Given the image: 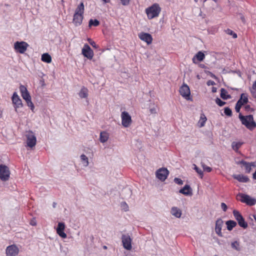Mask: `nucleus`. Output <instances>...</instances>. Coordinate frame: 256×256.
<instances>
[{
    "label": "nucleus",
    "mask_w": 256,
    "mask_h": 256,
    "mask_svg": "<svg viewBox=\"0 0 256 256\" xmlns=\"http://www.w3.org/2000/svg\"><path fill=\"white\" fill-rule=\"evenodd\" d=\"M100 24V22L96 20L90 19L89 21L88 26L90 27L92 26H97Z\"/></svg>",
    "instance_id": "35"
},
{
    "label": "nucleus",
    "mask_w": 256,
    "mask_h": 256,
    "mask_svg": "<svg viewBox=\"0 0 256 256\" xmlns=\"http://www.w3.org/2000/svg\"><path fill=\"white\" fill-rule=\"evenodd\" d=\"M28 46V44L25 42L17 41L14 42V47L16 52L24 54Z\"/></svg>",
    "instance_id": "5"
},
{
    "label": "nucleus",
    "mask_w": 256,
    "mask_h": 256,
    "mask_svg": "<svg viewBox=\"0 0 256 256\" xmlns=\"http://www.w3.org/2000/svg\"><path fill=\"white\" fill-rule=\"evenodd\" d=\"M82 53L84 57L89 60H92L94 55L93 50L88 44L84 45Z\"/></svg>",
    "instance_id": "12"
},
{
    "label": "nucleus",
    "mask_w": 256,
    "mask_h": 256,
    "mask_svg": "<svg viewBox=\"0 0 256 256\" xmlns=\"http://www.w3.org/2000/svg\"><path fill=\"white\" fill-rule=\"evenodd\" d=\"M122 124L124 128L129 127L132 123L131 116L126 111L122 112L121 114Z\"/></svg>",
    "instance_id": "7"
},
{
    "label": "nucleus",
    "mask_w": 256,
    "mask_h": 256,
    "mask_svg": "<svg viewBox=\"0 0 256 256\" xmlns=\"http://www.w3.org/2000/svg\"><path fill=\"white\" fill-rule=\"evenodd\" d=\"M195 1H196V0H194Z\"/></svg>",
    "instance_id": "64"
},
{
    "label": "nucleus",
    "mask_w": 256,
    "mask_h": 256,
    "mask_svg": "<svg viewBox=\"0 0 256 256\" xmlns=\"http://www.w3.org/2000/svg\"><path fill=\"white\" fill-rule=\"evenodd\" d=\"M55 206H56V203H54V207H55Z\"/></svg>",
    "instance_id": "61"
},
{
    "label": "nucleus",
    "mask_w": 256,
    "mask_h": 256,
    "mask_svg": "<svg viewBox=\"0 0 256 256\" xmlns=\"http://www.w3.org/2000/svg\"><path fill=\"white\" fill-rule=\"evenodd\" d=\"M123 6H128L129 4L130 0H120Z\"/></svg>",
    "instance_id": "45"
},
{
    "label": "nucleus",
    "mask_w": 256,
    "mask_h": 256,
    "mask_svg": "<svg viewBox=\"0 0 256 256\" xmlns=\"http://www.w3.org/2000/svg\"><path fill=\"white\" fill-rule=\"evenodd\" d=\"M224 113L226 115L228 116H230L232 115V110L228 107L224 108Z\"/></svg>",
    "instance_id": "40"
},
{
    "label": "nucleus",
    "mask_w": 256,
    "mask_h": 256,
    "mask_svg": "<svg viewBox=\"0 0 256 256\" xmlns=\"http://www.w3.org/2000/svg\"><path fill=\"white\" fill-rule=\"evenodd\" d=\"M207 118L204 114H202L200 116V120L198 121V124L200 127H202L204 126Z\"/></svg>",
    "instance_id": "29"
},
{
    "label": "nucleus",
    "mask_w": 256,
    "mask_h": 256,
    "mask_svg": "<svg viewBox=\"0 0 256 256\" xmlns=\"http://www.w3.org/2000/svg\"><path fill=\"white\" fill-rule=\"evenodd\" d=\"M194 170L196 171V172L199 174L200 178H202L204 176V173L202 170L198 168L196 164H194Z\"/></svg>",
    "instance_id": "36"
},
{
    "label": "nucleus",
    "mask_w": 256,
    "mask_h": 256,
    "mask_svg": "<svg viewBox=\"0 0 256 256\" xmlns=\"http://www.w3.org/2000/svg\"><path fill=\"white\" fill-rule=\"evenodd\" d=\"M233 178L240 182H246L249 181V178L247 176L243 174H236L233 176Z\"/></svg>",
    "instance_id": "22"
},
{
    "label": "nucleus",
    "mask_w": 256,
    "mask_h": 256,
    "mask_svg": "<svg viewBox=\"0 0 256 256\" xmlns=\"http://www.w3.org/2000/svg\"><path fill=\"white\" fill-rule=\"evenodd\" d=\"M161 12V8L158 4L155 3L146 9V13L148 19L158 17Z\"/></svg>",
    "instance_id": "2"
},
{
    "label": "nucleus",
    "mask_w": 256,
    "mask_h": 256,
    "mask_svg": "<svg viewBox=\"0 0 256 256\" xmlns=\"http://www.w3.org/2000/svg\"><path fill=\"white\" fill-rule=\"evenodd\" d=\"M231 246L232 248L238 251H240V244L238 241H234L232 242Z\"/></svg>",
    "instance_id": "34"
},
{
    "label": "nucleus",
    "mask_w": 256,
    "mask_h": 256,
    "mask_svg": "<svg viewBox=\"0 0 256 256\" xmlns=\"http://www.w3.org/2000/svg\"><path fill=\"white\" fill-rule=\"evenodd\" d=\"M55 206H56V203H54V207H55Z\"/></svg>",
    "instance_id": "62"
},
{
    "label": "nucleus",
    "mask_w": 256,
    "mask_h": 256,
    "mask_svg": "<svg viewBox=\"0 0 256 256\" xmlns=\"http://www.w3.org/2000/svg\"><path fill=\"white\" fill-rule=\"evenodd\" d=\"M240 108L239 107H238V106H235V110H236V111L237 112H240Z\"/></svg>",
    "instance_id": "53"
},
{
    "label": "nucleus",
    "mask_w": 256,
    "mask_h": 256,
    "mask_svg": "<svg viewBox=\"0 0 256 256\" xmlns=\"http://www.w3.org/2000/svg\"><path fill=\"white\" fill-rule=\"evenodd\" d=\"M104 4L109 3L110 0H102Z\"/></svg>",
    "instance_id": "54"
},
{
    "label": "nucleus",
    "mask_w": 256,
    "mask_h": 256,
    "mask_svg": "<svg viewBox=\"0 0 256 256\" xmlns=\"http://www.w3.org/2000/svg\"><path fill=\"white\" fill-rule=\"evenodd\" d=\"M10 171L8 168L3 164H0V179L2 181L8 180L10 176Z\"/></svg>",
    "instance_id": "6"
},
{
    "label": "nucleus",
    "mask_w": 256,
    "mask_h": 256,
    "mask_svg": "<svg viewBox=\"0 0 256 256\" xmlns=\"http://www.w3.org/2000/svg\"><path fill=\"white\" fill-rule=\"evenodd\" d=\"M88 89L84 86H82L80 89L78 95L80 98H86L88 96Z\"/></svg>",
    "instance_id": "24"
},
{
    "label": "nucleus",
    "mask_w": 256,
    "mask_h": 256,
    "mask_svg": "<svg viewBox=\"0 0 256 256\" xmlns=\"http://www.w3.org/2000/svg\"><path fill=\"white\" fill-rule=\"evenodd\" d=\"M65 229V224L64 222H58L56 228V232L62 238H66V234L64 232Z\"/></svg>",
    "instance_id": "16"
},
{
    "label": "nucleus",
    "mask_w": 256,
    "mask_h": 256,
    "mask_svg": "<svg viewBox=\"0 0 256 256\" xmlns=\"http://www.w3.org/2000/svg\"><path fill=\"white\" fill-rule=\"evenodd\" d=\"M180 95L188 100L190 99V92L188 86L186 84H183L180 88L179 90Z\"/></svg>",
    "instance_id": "11"
},
{
    "label": "nucleus",
    "mask_w": 256,
    "mask_h": 256,
    "mask_svg": "<svg viewBox=\"0 0 256 256\" xmlns=\"http://www.w3.org/2000/svg\"><path fill=\"white\" fill-rule=\"evenodd\" d=\"M236 198L242 202L245 203L250 206H254L256 204V200L254 198H252L250 196L246 194L239 193L236 196Z\"/></svg>",
    "instance_id": "4"
},
{
    "label": "nucleus",
    "mask_w": 256,
    "mask_h": 256,
    "mask_svg": "<svg viewBox=\"0 0 256 256\" xmlns=\"http://www.w3.org/2000/svg\"><path fill=\"white\" fill-rule=\"evenodd\" d=\"M202 166L204 171H206V172H209L212 170V168L210 167L206 166L204 164H202Z\"/></svg>",
    "instance_id": "42"
},
{
    "label": "nucleus",
    "mask_w": 256,
    "mask_h": 256,
    "mask_svg": "<svg viewBox=\"0 0 256 256\" xmlns=\"http://www.w3.org/2000/svg\"><path fill=\"white\" fill-rule=\"evenodd\" d=\"M41 60L42 62L50 63L52 62V57L48 53H45L42 54Z\"/></svg>",
    "instance_id": "26"
},
{
    "label": "nucleus",
    "mask_w": 256,
    "mask_h": 256,
    "mask_svg": "<svg viewBox=\"0 0 256 256\" xmlns=\"http://www.w3.org/2000/svg\"><path fill=\"white\" fill-rule=\"evenodd\" d=\"M205 58V54L201 51H199L192 58L193 63L196 64L199 62L202 61Z\"/></svg>",
    "instance_id": "20"
},
{
    "label": "nucleus",
    "mask_w": 256,
    "mask_h": 256,
    "mask_svg": "<svg viewBox=\"0 0 256 256\" xmlns=\"http://www.w3.org/2000/svg\"><path fill=\"white\" fill-rule=\"evenodd\" d=\"M104 248H106V246H104Z\"/></svg>",
    "instance_id": "63"
},
{
    "label": "nucleus",
    "mask_w": 256,
    "mask_h": 256,
    "mask_svg": "<svg viewBox=\"0 0 256 256\" xmlns=\"http://www.w3.org/2000/svg\"><path fill=\"white\" fill-rule=\"evenodd\" d=\"M90 43L93 47L96 48V42L94 41L90 42Z\"/></svg>",
    "instance_id": "51"
},
{
    "label": "nucleus",
    "mask_w": 256,
    "mask_h": 256,
    "mask_svg": "<svg viewBox=\"0 0 256 256\" xmlns=\"http://www.w3.org/2000/svg\"><path fill=\"white\" fill-rule=\"evenodd\" d=\"M84 6L83 2H81L76 8L74 15L73 22L76 26H80L84 18Z\"/></svg>",
    "instance_id": "1"
},
{
    "label": "nucleus",
    "mask_w": 256,
    "mask_h": 256,
    "mask_svg": "<svg viewBox=\"0 0 256 256\" xmlns=\"http://www.w3.org/2000/svg\"><path fill=\"white\" fill-rule=\"evenodd\" d=\"M238 222L239 226L244 228L248 227V224L245 222L244 219L243 218L240 220Z\"/></svg>",
    "instance_id": "37"
},
{
    "label": "nucleus",
    "mask_w": 256,
    "mask_h": 256,
    "mask_svg": "<svg viewBox=\"0 0 256 256\" xmlns=\"http://www.w3.org/2000/svg\"><path fill=\"white\" fill-rule=\"evenodd\" d=\"M226 224L227 229L228 230H232L236 226V222L234 220H229L226 222Z\"/></svg>",
    "instance_id": "28"
},
{
    "label": "nucleus",
    "mask_w": 256,
    "mask_h": 256,
    "mask_svg": "<svg viewBox=\"0 0 256 256\" xmlns=\"http://www.w3.org/2000/svg\"><path fill=\"white\" fill-rule=\"evenodd\" d=\"M253 178L254 179L256 180V170L255 172L253 174Z\"/></svg>",
    "instance_id": "56"
},
{
    "label": "nucleus",
    "mask_w": 256,
    "mask_h": 256,
    "mask_svg": "<svg viewBox=\"0 0 256 256\" xmlns=\"http://www.w3.org/2000/svg\"><path fill=\"white\" fill-rule=\"evenodd\" d=\"M172 214L175 216L176 218H179L181 216L182 211L180 209L176 207H173L171 210Z\"/></svg>",
    "instance_id": "25"
},
{
    "label": "nucleus",
    "mask_w": 256,
    "mask_h": 256,
    "mask_svg": "<svg viewBox=\"0 0 256 256\" xmlns=\"http://www.w3.org/2000/svg\"><path fill=\"white\" fill-rule=\"evenodd\" d=\"M12 100L16 112H18V108H22L23 106L22 100L16 92H14L12 98Z\"/></svg>",
    "instance_id": "8"
},
{
    "label": "nucleus",
    "mask_w": 256,
    "mask_h": 256,
    "mask_svg": "<svg viewBox=\"0 0 256 256\" xmlns=\"http://www.w3.org/2000/svg\"><path fill=\"white\" fill-rule=\"evenodd\" d=\"M224 222L221 218H218L216 220L215 231L216 234L220 236H222V228Z\"/></svg>",
    "instance_id": "18"
},
{
    "label": "nucleus",
    "mask_w": 256,
    "mask_h": 256,
    "mask_svg": "<svg viewBox=\"0 0 256 256\" xmlns=\"http://www.w3.org/2000/svg\"><path fill=\"white\" fill-rule=\"evenodd\" d=\"M169 174V172L167 168H159L156 172V178L162 182L164 181Z\"/></svg>",
    "instance_id": "10"
},
{
    "label": "nucleus",
    "mask_w": 256,
    "mask_h": 256,
    "mask_svg": "<svg viewBox=\"0 0 256 256\" xmlns=\"http://www.w3.org/2000/svg\"><path fill=\"white\" fill-rule=\"evenodd\" d=\"M20 90L24 100H27L31 98V96L26 88L24 86L20 85Z\"/></svg>",
    "instance_id": "17"
},
{
    "label": "nucleus",
    "mask_w": 256,
    "mask_h": 256,
    "mask_svg": "<svg viewBox=\"0 0 256 256\" xmlns=\"http://www.w3.org/2000/svg\"><path fill=\"white\" fill-rule=\"evenodd\" d=\"M238 117L242 124L249 130H252L256 127V124L254 120V118L252 115L244 116L240 114Z\"/></svg>",
    "instance_id": "3"
},
{
    "label": "nucleus",
    "mask_w": 256,
    "mask_h": 256,
    "mask_svg": "<svg viewBox=\"0 0 256 256\" xmlns=\"http://www.w3.org/2000/svg\"><path fill=\"white\" fill-rule=\"evenodd\" d=\"M174 182L178 185H182L183 184V181L180 178H174Z\"/></svg>",
    "instance_id": "43"
},
{
    "label": "nucleus",
    "mask_w": 256,
    "mask_h": 256,
    "mask_svg": "<svg viewBox=\"0 0 256 256\" xmlns=\"http://www.w3.org/2000/svg\"><path fill=\"white\" fill-rule=\"evenodd\" d=\"M150 114H156V110L155 108H151L150 109Z\"/></svg>",
    "instance_id": "49"
},
{
    "label": "nucleus",
    "mask_w": 256,
    "mask_h": 256,
    "mask_svg": "<svg viewBox=\"0 0 256 256\" xmlns=\"http://www.w3.org/2000/svg\"><path fill=\"white\" fill-rule=\"evenodd\" d=\"M214 84V82L213 81L210 80H208L207 82V84L208 86L213 85Z\"/></svg>",
    "instance_id": "52"
},
{
    "label": "nucleus",
    "mask_w": 256,
    "mask_h": 256,
    "mask_svg": "<svg viewBox=\"0 0 256 256\" xmlns=\"http://www.w3.org/2000/svg\"><path fill=\"white\" fill-rule=\"evenodd\" d=\"M221 208H222V210L224 211V212H226L227 210V209H228V207H227V206L226 205V204L224 202H222L221 203Z\"/></svg>",
    "instance_id": "46"
},
{
    "label": "nucleus",
    "mask_w": 256,
    "mask_h": 256,
    "mask_svg": "<svg viewBox=\"0 0 256 256\" xmlns=\"http://www.w3.org/2000/svg\"><path fill=\"white\" fill-rule=\"evenodd\" d=\"M232 212L234 218L238 222L244 218L238 211L236 210H234Z\"/></svg>",
    "instance_id": "31"
},
{
    "label": "nucleus",
    "mask_w": 256,
    "mask_h": 256,
    "mask_svg": "<svg viewBox=\"0 0 256 256\" xmlns=\"http://www.w3.org/2000/svg\"><path fill=\"white\" fill-rule=\"evenodd\" d=\"M19 252L18 248L15 245H11L6 249V256H16Z\"/></svg>",
    "instance_id": "15"
},
{
    "label": "nucleus",
    "mask_w": 256,
    "mask_h": 256,
    "mask_svg": "<svg viewBox=\"0 0 256 256\" xmlns=\"http://www.w3.org/2000/svg\"><path fill=\"white\" fill-rule=\"evenodd\" d=\"M243 144L242 142H232V149L236 151V152H238V151L239 148H240L242 145Z\"/></svg>",
    "instance_id": "30"
},
{
    "label": "nucleus",
    "mask_w": 256,
    "mask_h": 256,
    "mask_svg": "<svg viewBox=\"0 0 256 256\" xmlns=\"http://www.w3.org/2000/svg\"><path fill=\"white\" fill-rule=\"evenodd\" d=\"M55 206H56V203H54V207H55Z\"/></svg>",
    "instance_id": "60"
},
{
    "label": "nucleus",
    "mask_w": 256,
    "mask_h": 256,
    "mask_svg": "<svg viewBox=\"0 0 256 256\" xmlns=\"http://www.w3.org/2000/svg\"><path fill=\"white\" fill-rule=\"evenodd\" d=\"M252 96L256 98V90H250Z\"/></svg>",
    "instance_id": "48"
},
{
    "label": "nucleus",
    "mask_w": 256,
    "mask_h": 256,
    "mask_svg": "<svg viewBox=\"0 0 256 256\" xmlns=\"http://www.w3.org/2000/svg\"><path fill=\"white\" fill-rule=\"evenodd\" d=\"M250 108V106H248V105L246 106H245V108H246V110H248V108Z\"/></svg>",
    "instance_id": "59"
},
{
    "label": "nucleus",
    "mask_w": 256,
    "mask_h": 256,
    "mask_svg": "<svg viewBox=\"0 0 256 256\" xmlns=\"http://www.w3.org/2000/svg\"><path fill=\"white\" fill-rule=\"evenodd\" d=\"M30 224L32 225V226H36V222H30Z\"/></svg>",
    "instance_id": "58"
},
{
    "label": "nucleus",
    "mask_w": 256,
    "mask_h": 256,
    "mask_svg": "<svg viewBox=\"0 0 256 256\" xmlns=\"http://www.w3.org/2000/svg\"><path fill=\"white\" fill-rule=\"evenodd\" d=\"M236 164H242L245 168V172L246 173H250L251 170H252V167H256V162H248L246 161H244V160H242L240 161L236 162Z\"/></svg>",
    "instance_id": "14"
},
{
    "label": "nucleus",
    "mask_w": 256,
    "mask_h": 256,
    "mask_svg": "<svg viewBox=\"0 0 256 256\" xmlns=\"http://www.w3.org/2000/svg\"><path fill=\"white\" fill-rule=\"evenodd\" d=\"M27 106L30 107L31 110L33 112L34 108V106L32 102V99H29L28 100H26Z\"/></svg>",
    "instance_id": "38"
},
{
    "label": "nucleus",
    "mask_w": 256,
    "mask_h": 256,
    "mask_svg": "<svg viewBox=\"0 0 256 256\" xmlns=\"http://www.w3.org/2000/svg\"><path fill=\"white\" fill-rule=\"evenodd\" d=\"M122 207L124 210V211H128V206L126 202H122L121 204Z\"/></svg>",
    "instance_id": "44"
},
{
    "label": "nucleus",
    "mask_w": 256,
    "mask_h": 256,
    "mask_svg": "<svg viewBox=\"0 0 256 256\" xmlns=\"http://www.w3.org/2000/svg\"><path fill=\"white\" fill-rule=\"evenodd\" d=\"M239 100H241V102L243 104V105L247 104L248 102L247 94L244 93L241 94L240 98Z\"/></svg>",
    "instance_id": "33"
},
{
    "label": "nucleus",
    "mask_w": 256,
    "mask_h": 256,
    "mask_svg": "<svg viewBox=\"0 0 256 256\" xmlns=\"http://www.w3.org/2000/svg\"><path fill=\"white\" fill-rule=\"evenodd\" d=\"M80 159L84 166H87L88 165V157L84 154L80 156Z\"/></svg>",
    "instance_id": "32"
},
{
    "label": "nucleus",
    "mask_w": 256,
    "mask_h": 256,
    "mask_svg": "<svg viewBox=\"0 0 256 256\" xmlns=\"http://www.w3.org/2000/svg\"><path fill=\"white\" fill-rule=\"evenodd\" d=\"M26 144L30 148H33L36 144V136L32 132H30L26 134Z\"/></svg>",
    "instance_id": "13"
},
{
    "label": "nucleus",
    "mask_w": 256,
    "mask_h": 256,
    "mask_svg": "<svg viewBox=\"0 0 256 256\" xmlns=\"http://www.w3.org/2000/svg\"><path fill=\"white\" fill-rule=\"evenodd\" d=\"M109 138V134L105 131L102 132L100 134V140L101 142H106Z\"/></svg>",
    "instance_id": "23"
},
{
    "label": "nucleus",
    "mask_w": 256,
    "mask_h": 256,
    "mask_svg": "<svg viewBox=\"0 0 256 256\" xmlns=\"http://www.w3.org/2000/svg\"><path fill=\"white\" fill-rule=\"evenodd\" d=\"M179 192L186 196H192V194L191 188L188 184H186L182 188H181Z\"/></svg>",
    "instance_id": "21"
},
{
    "label": "nucleus",
    "mask_w": 256,
    "mask_h": 256,
    "mask_svg": "<svg viewBox=\"0 0 256 256\" xmlns=\"http://www.w3.org/2000/svg\"><path fill=\"white\" fill-rule=\"evenodd\" d=\"M216 104L220 106H223L226 104V102L222 101L220 98H216Z\"/></svg>",
    "instance_id": "41"
},
{
    "label": "nucleus",
    "mask_w": 256,
    "mask_h": 256,
    "mask_svg": "<svg viewBox=\"0 0 256 256\" xmlns=\"http://www.w3.org/2000/svg\"><path fill=\"white\" fill-rule=\"evenodd\" d=\"M122 240L124 248L127 250H131L132 239L130 236L128 234H122Z\"/></svg>",
    "instance_id": "9"
},
{
    "label": "nucleus",
    "mask_w": 256,
    "mask_h": 256,
    "mask_svg": "<svg viewBox=\"0 0 256 256\" xmlns=\"http://www.w3.org/2000/svg\"><path fill=\"white\" fill-rule=\"evenodd\" d=\"M250 90H256V80L252 84V87Z\"/></svg>",
    "instance_id": "50"
},
{
    "label": "nucleus",
    "mask_w": 256,
    "mask_h": 256,
    "mask_svg": "<svg viewBox=\"0 0 256 256\" xmlns=\"http://www.w3.org/2000/svg\"><path fill=\"white\" fill-rule=\"evenodd\" d=\"M243 104L241 100H238L236 104V106L241 108Z\"/></svg>",
    "instance_id": "47"
},
{
    "label": "nucleus",
    "mask_w": 256,
    "mask_h": 256,
    "mask_svg": "<svg viewBox=\"0 0 256 256\" xmlns=\"http://www.w3.org/2000/svg\"><path fill=\"white\" fill-rule=\"evenodd\" d=\"M220 97L224 100H228L231 98L230 96L228 94L227 90L223 88L220 90Z\"/></svg>",
    "instance_id": "27"
},
{
    "label": "nucleus",
    "mask_w": 256,
    "mask_h": 256,
    "mask_svg": "<svg viewBox=\"0 0 256 256\" xmlns=\"http://www.w3.org/2000/svg\"><path fill=\"white\" fill-rule=\"evenodd\" d=\"M200 68H204V66H204V64H200Z\"/></svg>",
    "instance_id": "57"
},
{
    "label": "nucleus",
    "mask_w": 256,
    "mask_h": 256,
    "mask_svg": "<svg viewBox=\"0 0 256 256\" xmlns=\"http://www.w3.org/2000/svg\"><path fill=\"white\" fill-rule=\"evenodd\" d=\"M226 32L227 34L232 36L233 38H237L236 34L230 29H227L226 30Z\"/></svg>",
    "instance_id": "39"
},
{
    "label": "nucleus",
    "mask_w": 256,
    "mask_h": 256,
    "mask_svg": "<svg viewBox=\"0 0 256 256\" xmlns=\"http://www.w3.org/2000/svg\"><path fill=\"white\" fill-rule=\"evenodd\" d=\"M212 92H216V88H214V87H213L212 88Z\"/></svg>",
    "instance_id": "55"
},
{
    "label": "nucleus",
    "mask_w": 256,
    "mask_h": 256,
    "mask_svg": "<svg viewBox=\"0 0 256 256\" xmlns=\"http://www.w3.org/2000/svg\"><path fill=\"white\" fill-rule=\"evenodd\" d=\"M139 38L146 42L148 44H150L152 41V36L148 33L142 32L138 35Z\"/></svg>",
    "instance_id": "19"
}]
</instances>
